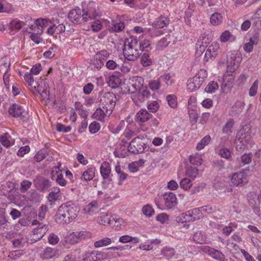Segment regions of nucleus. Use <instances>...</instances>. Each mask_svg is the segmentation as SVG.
I'll use <instances>...</instances> for the list:
<instances>
[{"mask_svg": "<svg viewBox=\"0 0 261 261\" xmlns=\"http://www.w3.org/2000/svg\"><path fill=\"white\" fill-rule=\"evenodd\" d=\"M150 95V93L148 90H144L141 93H137L133 96V100L136 103L139 105V102L144 101L145 97H148Z\"/></svg>", "mask_w": 261, "mask_h": 261, "instance_id": "obj_42", "label": "nucleus"}, {"mask_svg": "<svg viewBox=\"0 0 261 261\" xmlns=\"http://www.w3.org/2000/svg\"><path fill=\"white\" fill-rule=\"evenodd\" d=\"M96 172V168L90 166L82 173L80 179L84 182L89 181L95 177Z\"/></svg>", "mask_w": 261, "mask_h": 261, "instance_id": "obj_22", "label": "nucleus"}, {"mask_svg": "<svg viewBox=\"0 0 261 261\" xmlns=\"http://www.w3.org/2000/svg\"><path fill=\"white\" fill-rule=\"evenodd\" d=\"M249 169H242L240 171L232 173L230 176L231 184L236 187H242L248 182V171Z\"/></svg>", "mask_w": 261, "mask_h": 261, "instance_id": "obj_8", "label": "nucleus"}, {"mask_svg": "<svg viewBox=\"0 0 261 261\" xmlns=\"http://www.w3.org/2000/svg\"><path fill=\"white\" fill-rule=\"evenodd\" d=\"M163 199L164 200L165 205L160 203L159 201V198H155L154 202L158 208L163 210L164 208H171L174 207L177 204V198L173 193L168 192L166 193L163 195Z\"/></svg>", "mask_w": 261, "mask_h": 261, "instance_id": "obj_9", "label": "nucleus"}, {"mask_svg": "<svg viewBox=\"0 0 261 261\" xmlns=\"http://www.w3.org/2000/svg\"><path fill=\"white\" fill-rule=\"evenodd\" d=\"M186 174L187 176L193 180L197 177L198 170L196 167H189L187 169Z\"/></svg>", "mask_w": 261, "mask_h": 261, "instance_id": "obj_61", "label": "nucleus"}, {"mask_svg": "<svg viewBox=\"0 0 261 261\" xmlns=\"http://www.w3.org/2000/svg\"><path fill=\"white\" fill-rule=\"evenodd\" d=\"M108 83L110 87L115 88L120 84L121 80L117 76L113 75L109 77Z\"/></svg>", "mask_w": 261, "mask_h": 261, "instance_id": "obj_57", "label": "nucleus"}, {"mask_svg": "<svg viewBox=\"0 0 261 261\" xmlns=\"http://www.w3.org/2000/svg\"><path fill=\"white\" fill-rule=\"evenodd\" d=\"M189 160L191 164L197 166L201 165L203 162L202 155L197 153L190 155Z\"/></svg>", "mask_w": 261, "mask_h": 261, "instance_id": "obj_48", "label": "nucleus"}, {"mask_svg": "<svg viewBox=\"0 0 261 261\" xmlns=\"http://www.w3.org/2000/svg\"><path fill=\"white\" fill-rule=\"evenodd\" d=\"M141 63L144 67L150 66L152 64L150 56L147 53H144L141 57Z\"/></svg>", "mask_w": 261, "mask_h": 261, "instance_id": "obj_58", "label": "nucleus"}, {"mask_svg": "<svg viewBox=\"0 0 261 261\" xmlns=\"http://www.w3.org/2000/svg\"><path fill=\"white\" fill-rule=\"evenodd\" d=\"M219 86L216 82L212 81L210 82L205 88V91L208 93H215L218 89Z\"/></svg>", "mask_w": 261, "mask_h": 261, "instance_id": "obj_59", "label": "nucleus"}, {"mask_svg": "<svg viewBox=\"0 0 261 261\" xmlns=\"http://www.w3.org/2000/svg\"><path fill=\"white\" fill-rule=\"evenodd\" d=\"M220 49V44L217 42H213L206 50L204 60L207 62L213 60L218 54Z\"/></svg>", "mask_w": 261, "mask_h": 261, "instance_id": "obj_14", "label": "nucleus"}, {"mask_svg": "<svg viewBox=\"0 0 261 261\" xmlns=\"http://www.w3.org/2000/svg\"><path fill=\"white\" fill-rule=\"evenodd\" d=\"M237 227V224L236 223H230L228 226H226L223 228L222 233L228 236Z\"/></svg>", "mask_w": 261, "mask_h": 261, "instance_id": "obj_64", "label": "nucleus"}, {"mask_svg": "<svg viewBox=\"0 0 261 261\" xmlns=\"http://www.w3.org/2000/svg\"><path fill=\"white\" fill-rule=\"evenodd\" d=\"M139 41L136 38L130 37L125 39L123 48L124 58L129 61H135L140 55Z\"/></svg>", "mask_w": 261, "mask_h": 261, "instance_id": "obj_4", "label": "nucleus"}, {"mask_svg": "<svg viewBox=\"0 0 261 261\" xmlns=\"http://www.w3.org/2000/svg\"><path fill=\"white\" fill-rule=\"evenodd\" d=\"M222 20L221 14L218 12L213 14L210 18L211 23L215 26L220 25L222 22Z\"/></svg>", "mask_w": 261, "mask_h": 261, "instance_id": "obj_52", "label": "nucleus"}, {"mask_svg": "<svg viewBox=\"0 0 261 261\" xmlns=\"http://www.w3.org/2000/svg\"><path fill=\"white\" fill-rule=\"evenodd\" d=\"M100 173L105 179L110 177L111 173V167L110 164L107 162H103L100 167Z\"/></svg>", "mask_w": 261, "mask_h": 261, "instance_id": "obj_29", "label": "nucleus"}, {"mask_svg": "<svg viewBox=\"0 0 261 261\" xmlns=\"http://www.w3.org/2000/svg\"><path fill=\"white\" fill-rule=\"evenodd\" d=\"M23 21L18 18H15L11 20L9 23V29L11 31H18L24 25Z\"/></svg>", "mask_w": 261, "mask_h": 261, "instance_id": "obj_40", "label": "nucleus"}, {"mask_svg": "<svg viewBox=\"0 0 261 261\" xmlns=\"http://www.w3.org/2000/svg\"><path fill=\"white\" fill-rule=\"evenodd\" d=\"M245 106V103L242 101H237L231 107L229 112L230 115L238 116L242 112Z\"/></svg>", "mask_w": 261, "mask_h": 261, "instance_id": "obj_27", "label": "nucleus"}, {"mask_svg": "<svg viewBox=\"0 0 261 261\" xmlns=\"http://www.w3.org/2000/svg\"><path fill=\"white\" fill-rule=\"evenodd\" d=\"M107 253L101 251H93L86 252L83 256L84 261H101L107 259Z\"/></svg>", "mask_w": 261, "mask_h": 261, "instance_id": "obj_12", "label": "nucleus"}, {"mask_svg": "<svg viewBox=\"0 0 261 261\" xmlns=\"http://www.w3.org/2000/svg\"><path fill=\"white\" fill-rule=\"evenodd\" d=\"M251 130L248 126L244 127L236 135L234 141L236 150L239 152H243L251 147Z\"/></svg>", "mask_w": 261, "mask_h": 261, "instance_id": "obj_3", "label": "nucleus"}, {"mask_svg": "<svg viewBox=\"0 0 261 261\" xmlns=\"http://www.w3.org/2000/svg\"><path fill=\"white\" fill-rule=\"evenodd\" d=\"M102 22L109 23L110 21L107 19H102L101 20L95 19L91 24V29L93 32H97L101 30L102 28Z\"/></svg>", "mask_w": 261, "mask_h": 261, "instance_id": "obj_47", "label": "nucleus"}, {"mask_svg": "<svg viewBox=\"0 0 261 261\" xmlns=\"http://www.w3.org/2000/svg\"><path fill=\"white\" fill-rule=\"evenodd\" d=\"M143 214L146 217H150L154 213V211L152 207L149 204L144 205L142 208Z\"/></svg>", "mask_w": 261, "mask_h": 261, "instance_id": "obj_63", "label": "nucleus"}, {"mask_svg": "<svg viewBox=\"0 0 261 261\" xmlns=\"http://www.w3.org/2000/svg\"><path fill=\"white\" fill-rule=\"evenodd\" d=\"M151 116L152 115L149 114L146 110L141 109L136 115V120L138 121L145 122L148 120Z\"/></svg>", "mask_w": 261, "mask_h": 261, "instance_id": "obj_41", "label": "nucleus"}, {"mask_svg": "<svg viewBox=\"0 0 261 261\" xmlns=\"http://www.w3.org/2000/svg\"><path fill=\"white\" fill-rule=\"evenodd\" d=\"M117 98L115 95L111 92L106 93L103 97V106L111 112L113 111L116 105Z\"/></svg>", "mask_w": 261, "mask_h": 261, "instance_id": "obj_15", "label": "nucleus"}, {"mask_svg": "<svg viewBox=\"0 0 261 261\" xmlns=\"http://www.w3.org/2000/svg\"><path fill=\"white\" fill-rule=\"evenodd\" d=\"M10 115L14 117L21 116L24 113L22 107L17 104L12 105L9 109Z\"/></svg>", "mask_w": 261, "mask_h": 261, "instance_id": "obj_32", "label": "nucleus"}, {"mask_svg": "<svg viewBox=\"0 0 261 261\" xmlns=\"http://www.w3.org/2000/svg\"><path fill=\"white\" fill-rule=\"evenodd\" d=\"M259 199V196L254 192H250L248 196V199L250 206L254 207L256 204V202Z\"/></svg>", "mask_w": 261, "mask_h": 261, "instance_id": "obj_62", "label": "nucleus"}, {"mask_svg": "<svg viewBox=\"0 0 261 261\" xmlns=\"http://www.w3.org/2000/svg\"><path fill=\"white\" fill-rule=\"evenodd\" d=\"M80 208L73 204H62L55 215V219L60 224H68L77 219Z\"/></svg>", "mask_w": 261, "mask_h": 261, "instance_id": "obj_1", "label": "nucleus"}, {"mask_svg": "<svg viewBox=\"0 0 261 261\" xmlns=\"http://www.w3.org/2000/svg\"><path fill=\"white\" fill-rule=\"evenodd\" d=\"M138 137L134 138L128 147V150L129 152L134 154H137L142 151L141 144L137 143V141L139 140Z\"/></svg>", "mask_w": 261, "mask_h": 261, "instance_id": "obj_34", "label": "nucleus"}, {"mask_svg": "<svg viewBox=\"0 0 261 261\" xmlns=\"http://www.w3.org/2000/svg\"><path fill=\"white\" fill-rule=\"evenodd\" d=\"M187 214L189 215V222L198 220L202 217V215L198 207L188 211Z\"/></svg>", "mask_w": 261, "mask_h": 261, "instance_id": "obj_33", "label": "nucleus"}, {"mask_svg": "<svg viewBox=\"0 0 261 261\" xmlns=\"http://www.w3.org/2000/svg\"><path fill=\"white\" fill-rule=\"evenodd\" d=\"M252 161V155L250 153H244L242 155L241 158H238L236 160V162L239 163L241 162V164H240V167L245 166V165L249 164Z\"/></svg>", "mask_w": 261, "mask_h": 261, "instance_id": "obj_49", "label": "nucleus"}, {"mask_svg": "<svg viewBox=\"0 0 261 261\" xmlns=\"http://www.w3.org/2000/svg\"><path fill=\"white\" fill-rule=\"evenodd\" d=\"M258 38L256 35H254L252 37L249 42L246 43L244 45V49L246 52L250 53L252 51L253 45L256 44L258 42Z\"/></svg>", "mask_w": 261, "mask_h": 261, "instance_id": "obj_44", "label": "nucleus"}, {"mask_svg": "<svg viewBox=\"0 0 261 261\" xmlns=\"http://www.w3.org/2000/svg\"><path fill=\"white\" fill-rule=\"evenodd\" d=\"M99 206L96 200H93L88 203L83 209V213L87 216H92L98 212Z\"/></svg>", "mask_w": 261, "mask_h": 261, "instance_id": "obj_19", "label": "nucleus"}, {"mask_svg": "<svg viewBox=\"0 0 261 261\" xmlns=\"http://www.w3.org/2000/svg\"><path fill=\"white\" fill-rule=\"evenodd\" d=\"M58 166L54 167L51 171V178L55 180L56 183L61 187H65L67 184V181L63 177V171L61 169V164H58Z\"/></svg>", "mask_w": 261, "mask_h": 261, "instance_id": "obj_11", "label": "nucleus"}, {"mask_svg": "<svg viewBox=\"0 0 261 261\" xmlns=\"http://www.w3.org/2000/svg\"><path fill=\"white\" fill-rule=\"evenodd\" d=\"M48 229L46 225H39L34 229L28 236L27 240L31 244L34 243L41 239L46 233Z\"/></svg>", "mask_w": 261, "mask_h": 261, "instance_id": "obj_10", "label": "nucleus"}, {"mask_svg": "<svg viewBox=\"0 0 261 261\" xmlns=\"http://www.w3.org/2000/svg\"><path fill=\"white\" fill-rule=\"evenodd\" d=\"M207 77V71L204 69H200L197 71L196 75L193 77L195 79L196 81L199 82L200 84L202 85Z\"/></svg>", "mask_w": 261, "mask_h": 261, "instance_id": "obj_45", "label": "nucleus"}, {"mask_svg": "<svg viewBox=\"0 0 261 261\" xmlns=\"http://www.w3.org/2000/svg\"><path fill=\"white\" fill-rule=\"evenodd\" d=\"M65 31V26L63 23L56 25V23H51L49 25L46 31V33L50 36H53L55 34H60Z\"/></svg>", "mask_w": 261, "mask_h": 261, "instance_id": "obj_21", "label": "nucleus"}, {"mask_svg": "<svg viewBox=\"0 0 261 261\" xmlns=\"http://www.w3.org/2000/svg\"><path fill=\"white\" fill-rule=\"evenodd\" d=\"M145 162V160L144 159L132 162L128 164V169L131 173H135L138 171L140 167L143 166Z\"/></svg>", "mask_w": 261, "mask_h": 261, "instance_id": "obj_35", "label": "nucleus"}, {"mask_svg": "<svg viewBox=\"0 0 261 261\" xmlns=\"http://www.w3.org/2000/svg\"><path fill=\"white\" fill-rule=\"evenodd\" d=\"M0 142L5 147H9L14 144L15 140L8 133L0 136Z\"/></svg>", "mask_w": 261, "mask_h": 261, "instance_id": "obj_28", "label": "nucleus"}, {"mask_svg": "<svg viewBox=\"0 0 261 261\" xmlns=\"http://www.w3.org/2000/svg\"><path fill=\"white\" fill-rule=\"evenodd\" d=\"M119 241L122 243L133 242L136 244L140 242V239L138 237H133L129 235H124L119 238Z\"/></svg>", "mask_w": 261, "mask_h": 261, "instance_id": "obj_51", "label": "nucleus"}, {"mask_svg": "<svg viewBox=\"0 0 261 261\" xmlns=\"http://www.w3.org/2000/svg\"><path fill=\"white\" fill-rule=\"evenodd\" d=\"M144 84V79L141 76H133L129 79L128 81V92L135 93L136 91L140 90Z\"/></svg>", "mask_w": 261, "mask_h": 261, "instance_id": "obj_13", "label": "nucleus"}, {"mask_svg": "<svg viewBox=\"0 0 261 261\" xmlns=\"http://www.w3.org/2000/svg\"><path fill=\"white\" fill-rule=\"evenodd\" d=\"M202 250L213 258L219 261H224L225 255L220 251L207 246H203Z\"/></svg>", "mask_w": 261, "mask_h": 261, "instance_id": "obj_18", "label": "nucleus"}, {"mask_svg": "<svg viewBox=\"0 0 261 261\" xmlns=\"http://www.w3.org/2000/svg\"><path fill=\"white\" fill-rule=\"evenodd\" d=\"M56 250L50 247H47L41 254V258L43 259H49L53 258L56 254Z\"/></svg>", "mask_w": 261, "mask_h": 261, "instance_id": "obj_46", "label": "nucleus"}, {"mask_svg": "<svg viewBox=\"0 0 261 261\" xmlns=\"http://www.w3.org/2000/svg\"><path fill=\"white\" fill-rule=\"evenodd\" d=\"M50 23H51V21L50 20V19L40 18L35 20L34 24H32L30 28L31 29H36L43 32L44 29L48 27Z\"/></svg>", "mask_w": 261, "mask_h": 261, "instance_id": "obj_20", "label": "nucleus"}, {"mask_svg": "<svg viewBox=\"0 0 261 261\" xmlns=\"http://www.w3.org/2000/svg\"><path fill=\"white\" fill-rule=\"evenodd\" d=\"M174 78V73H165L160 77V80L165 82L167 85H171L175 82Z\"/></svg>", "mask_w": 261, "mask_h": 261, "instance_id": "obj_43", "label": "nucleus"}, {"mask_svg": "<svg viewBox=\"0 0 261 261\" xmlns=\"http://www.w3.org/2000/svg\"><path fill=\"white\" fill-rule=\"evenodd\" d=\"M111 113L112 112L110 110L102 106V108H98L96 110L92 117L97 120L102 121L106 116H109Z\"/></svg>", "mask_w": 261, "mask_h": 261, "instance_id": "obj_23", "label": "nucleus"}, {"mask_svg": "<svg viewBox=\"0 0 261 261\" xmlns=\"http://www.w3.org/2000/svg\"><path fill=\"white\" fill-rule=\"evenodd\" d=\"M36 188L41 191H47L51 186L50 182L45 178H39L34 181Z\"/></svg>", "mask_w": 261, "mask_h": 261, "instance_id": "obj_24", "label": "nucleus"}, {"mask_svg": "<svg viewBox=\"0 0 261 261\" xmlns=\"http://www.w3.org/2000/svg\"><path fill=\"white\" fill-rule=\"evenodd\" d=\"M97 222L102 225H110L116 229L119 230L122 228L121 225L124 223V221L122 219L117 218L115 215L113 216L110 213H103L98 217Z\"/></svg>", "mask_w": 261, "mask_h": 261, "instance_id": "obj_5", "label": "nucleus"}, {"mask_svg": "<svg viewBox=\"0 0 261 261\" xmlns=\"http://www.w3.org/2000/svg\"><path fill=\"white\" fill-rule=\"evenodd\" d=\"M211 140V137L207 135L203 138L197 144L196 149L198 150H201L203 149L205 146L208 145Z\"/></svg>", "mask_w": 261, "mask_h": 261, "instance_id": "obj_56", "label": "nucleus"}, {"mask_svg": "<svg viewBox=\"0 0 261 261\" xmlns=\"http://www.w3.org/2000/svg\"><path fill=\"white\" fill-rule=\"evenodd\" d=\"M111 53L107 50H101L95 54V59L105 62L109 58Z\"/></svg>", "mask_w": 261, "mask_h": 261, "instance_id": "obj_53", "label": "nucleus"}, {"mask_svg": "<svg viewBox=\"0 0 261 261\" xmlns=\"http://www.w3.org/2000/svg\"><path fill=\"white\" fill-rule=\"evenodd\" d=\"M214 187L216 190L219 191L220 192H223L224 193H228L231 192L232 191V189L231 188H225V181H217Z\"/></svg>", "mask_w": 261, "mask_h": 261, "instance_id": "obj_50", "label": "nucleus"}, {"mask_svg": "<svg viewBox=\"0 0 261 261\" xmlns=\"http://www.w3.org/2000/svg\"><path fill=\"white\" fill-rule=\"evenodd\" d=\"M169 24V20L168 17L166 16H161L160 17L156 18L152 24L153 30L160 29L167 27Z\"/></svg>", "mask_w": 261, "mask_h": 261, "instance_id": "obj_25", "label": "nucleus"}, {"mask_svg": "<svg viewBox=\"0 0 261 261\" xmlns=\"http://www.w3.org/2000/svg\"><path fill=\"white\" fill-rule=\"evenodd\" d=\"M242 59L241 55L239 52L232 51L229 53L227 56V72H234L239 67Z\"/></svg>", "mask_w": 261, "mask_h": 261, "instance_id": "obj_7", "label": "nucleus"}, {"mask_svg": "<svg viewBox=\"0 0 261 261\" xmlns=\"http://www.w3.org/2000/svg\"><path fill=\"white\" fill-rule=\"evenodd\" d=\"M25 33L29 35V38L36 44H38L43 41L41 36L42 31L37 30L36 29H31L30 27L26 29Z\"/></svg>", "mask_w": 261, "mask_h": 261, "instance_id": "obj_16", "label": "nucleus"}, {"mask_svg": "<svg viewBox=\"0 0 261 261\" xmlns=\"http://www.w3.org/2000/svg\"><path fill=\"white\" fill-rule=\"evenodd\" d=\"M24 80L30 87L31 91L34 94L38 93L43 100H48L49 97V87L41 79L35 81L32 73L24 74Z\"/></svg>", "mask_w": 261, "mask_h": 261, "instance_id": "obj_2", "label": "nucleus"}, {"mask_svg": "<svg viewBox=\"0 0 261 261\" xmlns=\"http://www.w3.org/2000/svg\"><path fill=\"white\" fill-rule=\"evenodd\" d=\"M68 18L74 23H80L82 19V11L79 8L71 10L68 14Z\"/></svg>", "mask_w": 261, "mask_h": 261, "instance_id": "obj_26", "label": "nucleus"}, {"mask_svg": "<svg viewBox=\"0 0 261 261\" xmlns=\"http://www.w3.org/2000/svg\"><path fill=\"white\" fill-rule=\"evenodd\" d=\"M134 30L136 33H148L151 37H157L163 34V31H156L152 29L143 30L141 27H136Z\"/></svg>", "mask_w": 261, "mask_h": 261, "instance_id": "obj_30", "label": "nucleus"}, {"mask_svg": "<svg viewBox=\"0 0 261 261\" xmlns=\"http://www.w3.org/2000/svg\"><path fill=\"white\" fill-rule=\"evenodd\" d=\"M210 40L208 38L205 36H201L199 37L196 44V55L197 57L201 56L202 53L205 50L206 47Z\"/></svg>", "mask_w": 261, "mask_h": 261, "instance_id": "obj_17", "label": "nucleus"}, {"mask_svg": "<svg viewBox=\"0 0 261 261\" xmlns=\"http://www.w3.org/2000/svg\"><path fill=\"white\" fill-rule=\"evenodd\" d=\"M112 243V239L109 237L102 238L94 243V247L95 248H99L108 246Z\"/></svg>", "mask_w": 261, "mask_h": 261, "instance_id": "obj_39", "label": "nucleus"}, {"mask_svg": "<svg viewBox=\"0 0 261 261\" xmlns=\"http://www.w3.org/2000/svg\"><path fill=\"white\" fill-rule=\"evenodd\" d=\"M175 251L173 248L165 247L161 250V254L163 255L166 259H169L174 256Z\"/></svg>", "mask_w": 261, "mask_h": 261, "instance_id": "obj_55", "label": "nucleus"}, {"mask_svg": "<svg viewBox=\"0 0 261 261\" xmlns=\"http://www.w3.org/2000/svg\"><path fill=\"white\" fill-rule=\"evenodd\" d=\"M234 123L235 122L233 119H229L222 127V133L227 135H230L232 133V129Z\"/></svg>", "mask_w": 261, "mask_h": 261, "instance_id": "obj_38", "label": "nucleus"}, {"mask_svg": "<svg viewBox=\"0 0 261 261\" xmlns=\"http://www.w3.org/2000/svg\"><path fill=\"white\" fill-rule=\"evenodd\" d=\"M193 239L199 244H203L206 242V237L201 231L196 232L193 237Z\"/></svg>", "mask_w": 261, "mask_h": 261, "instance_id": "obj_54", "label": "nucleus"}, {"mask_svg": "<svg viewBox=\"0 0 261 261\" xmlns=\"http://www.w3.org/2000/svg\"><path fill=\"white\" fill-rule=\"evenodd\" d=\"M233 80V77L231 75L229 76H224L223 81L222 84V88L223 91H228L231 89Z\"/></svg>", "mask_w": 261, "mask_h": 261, "instance_id": "obj_36", "label": "nucleus"}, {"mask_svg": "<svg viewBox=\"0 0 261 261\" xmlns=\"http://www.w3.org/2000/svg\"><path fill=\"white\" fill-rule=\"evenodd\" d=\"M179 185L181 189L185 191H187L192 187V183L190 179L185 177L180 180Z\"/></svg>", "mask_w": 261, "mask_h": 261, "instance_id": "obj_60", "label": "nucleus"}, {"mask_svg": "<svg viewBox=\"0 0 261 261\" xmlns=\"http://www.w3.org/2000/svg\"><path fill=\"white\" fill-rule=\"evenodd\" d=\"M201 86L199 82L196 81L194 77L189 79L187 83V90L190 92L197 91Z\"/></svg>", "mask_w": 261, "mask_h": 261, "instance_id": "obj_31", "label": "nucleus"}, {"mask_svg": "<svg viewBox=\"0 0 261 261\" xmlns=\"http://www.w3.org/2000/svg\"><path fill=\"white\" fill-rule=\"evenodd\" d=\"M236 39L235 36L232 35L229 31L226 30L222 33L219 37V40L222 43L228 41L233 42Z\"/></svg>", "mask_w": 261, "mask_h": 261, "instance_id": "obj_37", "label": "nucleus"}, {"mask_svg": "<svg viewBox=\"0 0 261 261\" xmlns=\"http://www.w3.org/2000/svg\"><path fill=\"white\" fill-rule=\"evenodd\" d=\"M101 15V11L94 3H89L87 8L83 9L82 11V20L85 22L96 19Z\"/></svg>", "mask_w": 261, "mask_h": 261, "instance_id": "obj_6", "label": "nucleus"}]
</instances>
